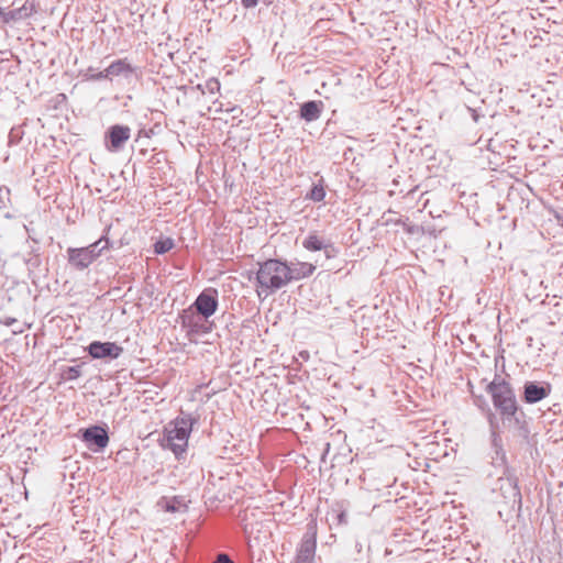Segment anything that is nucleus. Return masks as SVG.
<instances>
[{"label": "nucleus", "mask_w": 563, "mask_h": 563, "mask_svg": "<svg viewBox=\"0 0 563 563\" xmlns=\"http://www.w3.org/2000/svg\"><path fill=\"white\" fill-rule=\"evenodd\" d=\"M219 307V292L216 288L209 287L203 289L195 299V301L186 308L207 321L212 317Z\"/></svg>", "instance_id": "20e7f679"}, {"label": "nucleus", "mask_w": 563, "mask_h": 563, "mask_svg": "<svg viewBox=\"0 0 563 563\" xmlns=\"http://www.w3.org/2000/svg\"><path fill=\"white\" fill-rule=\"evenodd\" d=\"M486 391L490 395L493 405L499 412L503 423H511L518 435L527 439L530 430L526 421V413L518 405L511 384L499 374H495L493 380L486 386Z\"/></svg>", "instance_id": "f257e3e1"}, {"label": "nucleus", "mask_w": 563, "mask_h": 563, "mask_svg": "<svg viewBox=\"0 0 563 563\" xmlns=\"http://www.w3.org/2000/svg\"><path fill=\"white\" fill-rule=\"evenodd\" d=\"M99 71H96V69L93 67H88L86 73L84 74V76L86 77V79L88 80H103L104 78H98L97 77V74Z\"/></svg>", "instance_id": "a878e982"}, {"label": "nucleus", "mask_w": 563, "mask_h": 563, "mask_svg": "<svg viewBox=\"0 0 563 563\" xmlns=\"http://www.w3.org/2000/svg\"><path fill=\"white\" fill-rule=\"evenodd\" d=\"M503 503L510 511L519 512L521 510V493L515 478L500 477L497 482Z\"/></svg>", "instance_id": "0eeeda50"}, {"label": "nucleus", "mask_w": 563, "mask_h": 563, "mask_svg": "<svg viewBox=\"0 0 563 563\" xmlns=\"http://www.w3.org/2000/svg\"><path fill=\"white\" fill-rule=\"evenodd\" d=\"M241 4L245 9H252V8H255L258 4V1L257 0H241Z\"/></svg>", "instance_id": "cd10ccee"}, {"label": "nucleus", "mask_w": 563, "mask_h": 563, "mask_svg": "<svg viewBox=\"0 0 563 563\" xmlns=\"http://www.w3.org/2000/svg\"><path fill=\"white\" fill-rule=\"evenodd\" d=\"M167 510L175 511V508L174 507H172V508L168 507Z\"/></svg>", "instance_id": "2f4dec72"}, {"label": "nucleus", "mask_w": 563, "mask_h": 563, "mask_svg": "<svg viewBox=\"0 0 563 563\" xmlns=\"http://www.w3.org/2000/svg\"><path fill=\"white\" fill-rule=\"evenodd\" d=\"M257 1L260 2L261 0H257Z\"/></svg>", "instance_id": "473e14b6"}, {"label": "nucleus", "mask_w": 563, "mask_h": 563, "mask_svg": "<svg viewBox=\"0 0 563 563\" xmlns=\"http://www.w3.org/2000/svg\"><path fill=\"white\" fill-rule=\"evenodd\" d=\"M323 107V102L320 100L306 101L300 106L299 117L306 122L317 121L321 117Z\"/></svg>", "instance_id": "f3484780"}, {"label": "nucleus", "mask_w": 563, "mask_h": 563, "mask_svg": "<svg viewBox=\"0 0 563 563\" xmlns=\"http://www.w3.org/2000/svg\"><path fill=\"white\" fill-rule=\"evenodd\" d=\"M88 354L95 360H115L123 353V347L115 342L92 341L86 347Z\"/></svg>", "instance_id": "9d476101"}, {"label": "nucleus", "mask_w": 563, "mask_h": 563, "mask_svg": "<svg viewBox=\"0 0 563 563\" xmlns=\"http://www.w3.org/2000/svg\"><path fill=\"white\" fill-rule=\"evenodd\" d=\"M487 416V421L489 423V431H498L499 430V423L497 421L496 415L489 409V411H484Z\"/></svg>", "instance_id": "b1692460"}, {"label": "nucleus", "mask_w": 563, "mask_h": 563, "mask_svg": "<svg viewBox=\"0 0 563 563\" xmlns=\"http://www.w3.org/2000/svg\"><path fill=\"white\" fill-rule=\"evenodd\" d=\"M131 136V129L128 125H111L106 134V147L110 152H119Z\"/></svg>", "instance_id": "9b49d317"}, {"label": "nucleus", "mask_w": 563, "mask_h": 563, "mask_svg": "<svg viewBox=\"0 0 563 563\" xmlns=\"http://www.w3.org/2000/svg\"><path fill=\"white\" fill-rule=\"evenodd\" d=\"M199 417L184 410L164 428L162 446L170 450L180 461L186 454L188 439Z\"/></svg>", "instance_id": "7ed1b4c3"}, {"label": "nucleus", "mask_w": 563, "mask_h": 563, "mask_svg": "<svg viewBox=\"0 0 563 563\" xmlns=\"http://www.w3.org/2000/svg\"><path fill=\"white\" fill-rule=\"evenodd\" d=\"M178 319L181 328L186 330V334L189 338L207 334L212 331L213 322L205 321L202 317L194 313L191 310L184 309L179 313Z\"/></svg>", "instance_id": "423d86ee"}, {"label": "nucleus", "mask_w": 563, "mask_h": 563, "mask_svg": "<svg viewBox=\"0 0 563 563\" xmlns=\"http://www.w3.org/2000/svg\"><path fill=\"white\" fill-rule=\"evenodd\" d=\"M212 563H234L227 553H219Z\"/></svg>", "instance_id": "bb28decb"}, {"label": "nucleus", "mask_w": 563, "mask_h": 563, "mask_svg": "<svg viewBox=\"0 0 563 563\" xmlns=\"http://www.w3.org/2000/svg\"><path fill=\"white\" fill-rule=\"evenodd\" d=\"M305 250L309 252L322 251L325 258L331 260L338 256L339 249L334 243L319 235L317 232H309L301 242Z\"/></svg>", "instance_id": "6e6552de"}, {"label": "nucleus", "mask_w": 563, "mask_h": 563, "mask_svg": "<svg viewBox=\"0 0 563 563\" xmlns=\"http://www.w3.org/2000/svg\"><path fill=\"white\" fill-rule=\"evenodd\" d=\"M82 365L67 366L62 371V378L64 380H75L81 376Z\"/></svg>", "instance_id": "412c9836"}, {"label": "nucleus", "mask_w": 563, "mask_h": 563, "mask_svg": "<svg viewBox=\"0 0 563 563\" xmlns=\"http://www.w3.org/2000/svg\"><path fill=\"white\" fill-rule=\"evenodd\" d=\"M81 440L86 446L93 452L103 451L109 443V434L106 427L98 424L81 429Z\"/></svg>", "instance_id": "1a4fd4ad"}, {"label": "nucleus", "mask_w": 563, "mask_h": 563, "mask_svg": "<svg viewBox=\"0 0 563 563\" xmlns=\"http://www.w3.org/2000/svg\"><path fill=\"white\" fill-rule=\"evenodd\" d=\"M110 231V227L106 228L104 234L100 236L99 240L86 246V251H90L92 263L101 255V253L110 247V242L108 239V232Z\"/></svg>", "instance_id": "a211bd4d"}, {"label": "nucleus", "mask_w": 563, "mask_h": 563, "mask_svg": "<svg viewBox=\"0 0 563 563\" xmlns=\"http://www.w3.org/2000/svg\"><path fill=\"white\" fill-rule=\"evenodd\" d=\"M66 252L69 266L76 271H84L92 264L90 251L85 247H68Z\"/></svg>", "instance_id": "2eb2a0df"}, {"label": "nucleus", "mask_w": 563, "mask_h": 563, "mask_svg": "<svg viewBox=\"0 0 563 563\" xmlns=\"http://www.w3.org/2000/svg\"><path fill=\"white\" fill-rule=\"evenodd\" d=\"M473 398L475 406L478 407L483 412L489 411L490 407L484 396L473 395Z\"/></svg>", "instance_id": "5701e85b"}, {"label": "nucleus", "mask_w": 563, "mask_h": 563, "mask_svg": "<svg viewBox=\"0 0 563 563\" xmlns=\"http://www.w3.org/2000/svg\"><path fill=\"white\" fill-rule=\"evenodd\" d=\"M286 261L282 258H268L258 263V269L250 273L249 280L256 285V292L261 296L275 294L288 285Z\"/></svg>", "instance_id": "f03ea898"}, {"label": "nucleus", "mask_w": 563, "mask_h": 563, "mask_svg": "<svg viewBox=\"0 0 563 563\" xmlns=\"http://www.w3.org/2000/svg\"><path fill=\"white\" fill-rule=\"evenodd\" d=\"M286 271H287V279L288 284L291 282H298L305 278L310 277L314 271L316 265L308 262H287L286 261Z\"/></svg>", "instance_id": "4468645a"}, {"label": "nucleus", "mask_w": 563, "mask_h": 563, "mask_svg": "<svg viewBox=\"0 0 563 563\" xmlns=\"http://www.w3.org/2000/svg\"><path fill=\"white\" fill-rule=\"evenodd\" d=\"M490 446L494 452L492 463L496 467H505L507 463L500 431H490Z\"/></svg>", "instance_id": "dca6fc26"}, {"label": "nucleus", "mask_w": 563, "mask_h": 563, "mask_svg": "<svg viewBox=\"0 0 563 563\" xmlns=\"http://www.w3.org/2000/svg\"><path fill=\"white\" fill-rule=\"evenodd\" d=\"M10 190L5 187H0V202H4V199L8 198Z\"/></svg>", "instance_id": "c85d7f7f"}, {"label": "nucleus", "mask_w": 563, "mask_h": 563, "mask_svg": "<svg viewBox=\"0 0 563 563\" xmlns=\"http://www.w3.org/2000/svg\"><path fill=\"white\" fill-rule=\"evenodd\" d=\"M19 21L26 20L37 12L35 0H25L22 7L14 9Z\"/></svg>", "instance_id": "6ab92c4d"}, {"label": "nucleus", "mask_w": 563, "mask_h": 563, "mask_svg": "<svg viewBox=\"0 0 563 563\" xmlns=\"http://www.w3.org/2000/svg\"><path fill=\"white\" fill-rule=\"evenodd\" d=\"M174 247V241L170 238L161 239L154 244V252L158 255L165 254Z\"/></svg>", "instance_id": "4be33fe9"}, {"label": "nucleus", "mask_w": 563, "mask_h": 563, "mask_svg": "<svg viewBox=\"0 0 563 563\" xmlns=\"http://www.w3.org/2000/svg\"><path fill=\"white\" fill-rule=\"evenodd\" d=\"M552 390V386L547 382L528 380L523 385L522 400L526 404L533 405L547 398Z\"/></svg>", "instance_id": "f8f14e48"}, {"label": "nucleus", "mask_w": 563, "mask_h": 563, "mask_svg": "<svg viewBox=\"0 0 563 563\" xmlns=\"http://www.w3.org/2000/svg\"><path fill=\"white\" fill-rule=\"evenodd\" d=\"M473 118L475 121H477V114L474 112Z\"/></svg>", "instance_id": "7c9ffc66"}, {"label": "nucleus", "mask_w": 563, "mask_h": 563, "mask_svg": "<svg viewBox=\"0 0 563 563\" xmlns=\"http://www.w3.org/2000/svg\"><path fill=\"white\" fill-rule=\"evenodd\" d=\"M317 527L309 523L297 548L294 563H316Z\"/></svg>", "instance_id": "39448f33"}, {"label": "nucleus", "mask_w": 563, "mask_h": 563, "mask_svg": "<svg viewBox=\"0 0 563 563\" xmlns=\"http://www.w3.org/2000/svg\"><path fill=\"white\" fill-rule=\"evenodd\" d=\"M324 197L325 190L322 180H320L318 184H313L312 188L310 189V192L307 195V198L316 202L322 201Z\"/></svg>", "instance_id": "aec40b11"}, {"label": "nucleus", "mask_w": 563, "mask_h": 563, "mask_svg": "<svg viewBox=\"0 0 563 563\" xmlns=\"http://www.w3.org/2000/svg\"><path fill=\"white\" fill-rule=\"evenodd\" d=\"M1 20H2V23L3 24H9L11 22H18V18L15 15V11L14 10H10L8 12H5L3 10V14L1 15Z\"/></svg>", "instance_id": "393cba45"}, {"label": "nucleus", "mask_w": 563, "mask_h": 563, "mask_svg": "<svg viewBox=\"0 0 563 563\" xmlns=\"http://www.w3.org/2000/svg\"><path fill=\"white\" fill-rule=\"evenodd\" d=\"M135 70L136 68L126 58H120L112 62L104 70L99 71L97 77L107 78V80H112L114 77L130 79Z\"/></svg>", "instance_id": "ddd939ff"}, {"label": "nucleus", "mask_w": 563, "mask_h": 563, "mask_svg": "<svg viewBox=\"0 0 563 563\" xmlns=\"http://www.w3.org/2000/svg\"><path fill=\"white\" fill-rule=\"evenodd\" d=\"M1 322L7 327H11L16 323V319L12 317H5Z\"/></svg>", "instance_id": "c756f323"}]
</instances>
